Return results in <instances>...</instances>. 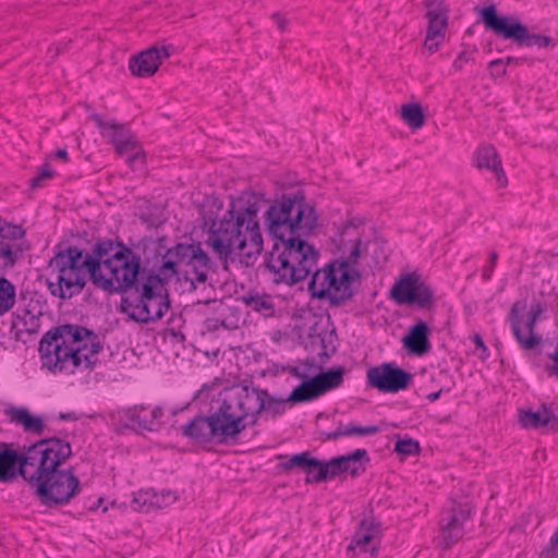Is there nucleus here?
<instances>
[{"mask_svg": "<svg viewBox=\"0 0 558 558\" xmlns=\"http://www.w3.org/2000/svg\"><path fill=\"white\" fill-rule=\"evenodd\" d=\"M482 21L485 27L498 37L511 39L520 46L547 47L550 43L548 36L530 34L526 26L517 17L499 16L495 5H489L481 11Z\"/></svg>", "mask_w": 558, "mask_h": 558, "instance_id": "9d476101", "label": "nucleus"}, {"mask_svg": "<svg viewBox=\"0 0 558 558\" xmlns=\"http://www.w3.org/2000/svg\"><path fill=\"white\" fill-rule=\"evenodd\" d=\"M539 558H558V546L548 543V545L541 551Z\"/></svg>", "mask_w": 558, "mask_h": 558, "instance_id": "a18cd8bd", "label": "nucleus"}, {"mask_svg": "<svg viewBox=\"0 0 558 558\" xmlns=\"http://www.w3.org/2000/svg\"><path fill=\"white\" fill-rule=\"evenodd\" d=\"M497 259H498V253L496 251H492L489 253L488 262L482 270V279L484 281H488L492 279Z\"/></svg>", "mask_w": 558, "mask_h": 558, "instance_id": "ea45409f", "label": "nucleus"}, {"mask_svg": "<svg viewBox=\"0 0 558 558\" xmlns=\"http://www.w3.org/2000/svg\"><path fill=\"white\" fill-rule=\"evenodd\" d=\"M360 246H361V240L356 239L354 241V244H353L351 251H350L349 257L347 259H342L341 262H348L350 267H351V264H356V262L361 255Z\"/></svg>", "mask_w": 558, "mask_h": 558, "instance_id": "79ce46f5", "label": "nucleus"}, {"mask_svg": "<svg viewBox=\"0 0 558 558\" xmlns=\"http://www.w3.org/2000/svg\"><path fill=\"white\" fill-rule=\"evenodd\" d=\"M291 374H292L293 376L298 377V378H302V379H304V380L306 379V375H305V374L300 373L298 368H293V369L291 371Z\"/></svg>", "mask_w": 558, "mask_h": 558, "instance_id": "4d7b16f0", "label": "nucleus"}, {"mask_svg": "<svg viewBox=\"0 0 558 558\" xmlns=\"http://www.w3.org/2000/svg\"><path fill=\"white\" fill-rule=\"evenodd\" d=\"M470 510L466 506L452 504L451 508L444 511L440 519V533L446 547H450L464 534V523L469 519Z\"/></svg>", "mask_w": 558, "mask_h": 558, "instance_id": "dca6fc26", "label": "nucleus"}, {"mask_svg": "<svg viewBox=\"0 0 558 558\" xmlns=\"http://www.w3.org/2000/svg\"><path fill=\"white\" fill-rule=\"evenodd\" d=\"M314 207L303 192L283 194L272 202L264 214L267 232L276 239L265 255V271L275 284L292 287L315 269L319 252L302 236L317 227Z\"/></svg>", "mask_w": 558, "mask_h": 558, "instance_id": "f257e3e1", "label": "nucleus"}, {"mask_svg": "<svg viewBox=\"0 0 558 558\" xmlns=\"http://www.w3.org/2000/svg\"><path fill=\"white\" fill-rule=\"evenodd\" d=\"M488 68L493 76H504L506 74V68L504 66L502 59H496L489 62Z\"/></svg>", "mask_w": 558, "mask_h": 558, "instance_id": "a19ab883", "label": "nucleus"}, {"mask_svg": "<svg viewBox=\"0 0 558 558\" xmlns=\"http://www.w3.org/2000/svg\"><path fill=\"white\" fill-rule=\"evenodd\" d=\"M400 117L410 128L417 130L425 123V116L420 104H404L400 108Z\"/></svg>", "mask_w": 558, "mask_h": 558, "instance_id": "7c9ffc66", "label": "nucleus"}, {"mask_svg": "<svg viewBox=\"0 0 558 558\" xmlns=\"http://www.w3.org/2000/svg\"><path fill=\"white\" fill-rule=\"evenodd\" d=\"M90 119L95 122L100 135L107 138L113 146L132 133L124 124H121L116 120L105 121L98 113H93Z\"/></svg>", "mask_w": 558, "mask_h": 558, "instance_id": "a878e982", "label": "nucleus"}, {"mask_svg": "<svg viewBox=\"0 0 558 558\" xmlns=\"http://www.w3.org/2000/svg\"><path fill=\"white\" fill-rule=\"evenodd\" d=\"M113 147L119 156L130 154V156H128L126 158V162L129 165H132L134 161L138 159H143V153L140 148L138 141L133 133H131L123 141L117 143V145Z\"/></svg>", "mask_w": 558, "mask_h": 558, "instance_id": "c756f323", "label": "nucleus"}, {"mask_svg": "<svg viewBox=\"0 0 558 558\" xmlns=\"http://www.w3.org/2000/svg\"><path fill=\"white\" fill-rule=\"evenodd\" d=\"M222 325H223V322L220 319L207 318L205 320V326H206L207 330H209V331L217 330Z\"/></svg>", "mask_w": 558, "mask_h": 558, "instance_id": "49530a36", "label": "nucleus"}, {"mask_svg": "<svg viewBox=\"0 0 558 558\" xmlns=\"http://www.w3.org/2000/svg\"><path fill=\"white\" fill-rule=\"evenodd\" d=\"M525 310V303L515 302L512 304L511 310L509 312V323L512 330V333L518 341L521 349L525 351H531L538 347L542 343V337L535 333V325L536 322L527 318L524 323V327L526 329L527 336L523 333L522 330V320L520 317V313Z\"/></svg>", "mask_w": 558, "mask_h": 558, "instance_id": "f3484780", "label": "nucleus"}, {"mask_svg": "<svg viewBox=\"0 0 558 558\" xmlns=\"http://www.w3.org/2000/svg\"><path fill=\"white\" fill-rule=\"evenodd\" d=\"M474 165L478 169L485 168L492 171L495 174L496 181L500 187L507 185V178L501 167V161L493 146L480 147L474 156Z\"/></svg>", "mask_w": 558, "mask_h": 558, "instance_id": "b1692460", "label": "nucleus"}, {"mask_svg": "<svg viewBox=\"0 0 558 558\" xmlns=\"http://www.w3.org/2000/svg\"><path fill=\"white\" fill-rule=\"evenodd\" d=\"M319 468H323V462L318 460V466L308 468L304 472L306 473V483H322L324 480H316Z\"/></svg>", "mask_w": 558, "mask_h": 558, "instance_id": "37998d69", "label": "nucleus"}, {"mask_svg": "<svg viewBox=\"0 0 558 558\" xmlns=\"http://www.w3.org/2000/svg\"><path fill=\"white\" fill-rule=\"evenodd\" d=\"M10 422L20 425L26 433L41 435L45 429L43 420L32 415L26 408H9L5 411Z\"/></svg>", "mask_w": 558, "mask_h": 558, "instance_id": "bb28decb", "label": "nucleus"}, {"mask_svg": "<svg viewBox=\"0 0 558 558\" xmlns=\"http://www.w3.org/2000/svg\"><path fill=\"white\" fill-rule=\"evenodd\" d=\"M471 60V53L463 50L459 53V56L456 58V60L453 61V68L456 70H462L463 66Z\"/></svg>", "mask_w": 558, "mask_h": 558, "instance_id": "c03bdc74", "label": "nucleus"}, {"mask_svg": "<svg viewBox=\"0 0 558 558\" xmlns=\"http://www.w3.org/2000/svg\"><path fill=\"white\" fill-rule=\"evenodd\" d=\"M126 417L138 428L154 430L153 421L149 418L148 409L145 407H134L128 410Z\"/></svg>", "mask_w": 558, "mask_h": 558, "instance_id": "f704fd0d", "label": "nucleus"}, {"mask_svg": "<svg viewBox=\"0 0 558 558\" xmlns=\"http://www.w3.org/2000/svg\"><path fill=\"white\" fill-rule=\"evenodd\" d=\"M81 489L80 480L73 468H58L35 487V493L45 505L68 504Z\"/></svg>", "mask_w": 558, "mask_h": 558, "instance_id": "9b49d317", "label": "nucleus"}, {"mask_svg": "<svg viewBox=\"0 0 558 558\" xmlns=\"http://www.w3.org/2000/svg\"><path fill=\"white\" fill-rule=\"evenodd\" d=\"M428 335L427 324L420 319L409 328L408 333L402 338V344L409 353L423 356L432 350Z\"/></svg>", "mask_w": 558, "mask_h": 558, "instance_id": "412c9836", "label": "nucleus"}, {"mask_svg": "<svg viewBox=\"0 0 558 558\" xmlns=\"http://www.w3.org/2000/svg\"><path fill=\"white\" fill-rule=\"evenodd\" d=\"M344 461L343 458H332L329 462H323V468H319L316 480H332L336 476L342 474L341 463Z\"/></svg>", "mask_w": 558, "mask_h": 558, "instance_id": "c9c22d12", "label": "nucleus"}, {"mask_svg": "<svg viewBox=\"0 0 558 558\" xmlns=\"http://www.w3.org/2000/svg\"><path fill=\"white\" fill-rule=\"evenodd\" d=\"M169 57L170 52L167 47H151L131 58L129 69L135 76L149 77L156 73L161 60Z\"/></svg>", "mask_w": 558, "mask_h": 558, "instance_id": "a211bd4d", "label": "nucleus"}, {"mask_svg": "<svg viewBox=\"0 0 558 558\" xmlns=\"http://www.w3.org/2000/svg\"><path fill=\"white\" fill-rule=\"evenodd\" d=\"M47 268L48 291L54 298L68 300L84 290L87 277L94 284L98 263L94 260L92 246L84 251L71 245L56 253Z\"/></svg>", "mask_w": 558, "mask_h": 558, "instance_id": "423d86ee", "label": "nucleus"}, {"mask_svg": "<svg viewBox=\"0 0 558 558\" xmlns=\"http://www.w3.org/2000/svg\"><path fill=\"white\" fill-rule=\"evenodd\" d=\"M53 171L48 163L41 166L40 171L29 181L31 189H38L43 185V181L51 179Z\"/></svg>", "mask_w": 558, "mask_h": 558, "instance_id": "58836bf2", "label": "nucleus"}, {"mask_svg": "<svg viewBox=\"0 0 558 558\" xmlns=\"http://www.w3.org/2000/svg\"><path fill=\"white\" fill-rule=\"evenodd\" d=\"M93 257L98 263L94 286L108 293H124L134 289L142 269L141 255L125 243L99 239L93 245Z\"/></svg>", "mask_w": 558, "mask_h": 558, "instance_id": "39448f33", "label": "nucleus"}, {"mask_svg": "<svg viewBox=\"0 0 558 558\" xmlns=\"http://www.w3.org/2000/svg\"><path fill=\"white\" fill-rule=\"evenodd\" d=\"M425 17L428 21V25L424 48L427 49L429 53H434L445 40L448 17L446 13L439 10H428Z\"/></svg>", "mask_w": 558, "mask_h": 558, "instance_id": "aec40b11", "label": "nucleus"}, {"mask_svg": "<svg viewBox=\"0 0 558 558\" xmlns=\"http://www.w3.org/2000/svg\"><path fill=\"white\" fill-rule=\"evenodd\" d=\"M149 418L153 421V427L155 428L156 422L162 416V410L159 407H156L148 411Z\"/></svg>", "mask_w": 558, "mask_h": 558, "instance_id": "de8ad7c7", "label": "nucleus"}, {"mask_svg": "<svg viewBox=\"0 0 558 558\" xmlns=\"http://www.w3.org/2000/svg\"><path fill=\"white\" fill-rule=\"evenodd\" d=\"M281 458L284 459V461L280 463V466L287 471L292 469H300L304 472L308 468L318 466V460L312 457L308 451H304L291 457Z\"/></svg>", "mask_w": 558, "mask_h": 558, "instance_id": "2f4dec72", "label": "nucleus"}, {"mask_svg": "<svg viewBox=\"0 0 558 558\" xmlns=\"http://www.w3.org/2000/svg\"><path fill=\"white\" fill-rule=\"evenodd\" d=\"M243 301L253 311L264 312L265 314L271 313L275 307L271 296L267 294L250 293L243 298Z\"/></svg>", "mask_w": 558, "mask_h": 558, "instance_id": "72a5a7b5", "label": "nucleus"}, {"mask_svg": "<svg viewBox=\"0 0 558 558\" xmlns=\"http://www.w3.org/2000/svg\"><path fill=\"white\" fill-rule=\"evenodd\" d=\"M339 458L344 459V461L341 463L342 472H349L353 477L364 472L365 468L362 463V460L365 462L369 461L367 451L365 449H356L353 452L345 456H340Z\"/></svg>", "mask_w": 558, "mask_h": 558, "instance_id": "c85d7f7f", "label": "nucleus"}, {"mask_svg": "<svg viewBox=\"0 0 558 558\" xmlns=\"http://www.w3.org/2000/svg\"><path fill=\"white\" fill-rule=\"evenodd\" d=\"M265 204L262 194L251 191L232 198L222 217L209 225L205 244L213 254L225 263L240 258L248 265L263 251L258 213Z\"/></svg>", "mask_w": 558, "mask_h": 558, "instance_id": "7ed1b4c3", "label": "nucleus"}, {"mask_svg": "<svg viewBox=\"0 0 558 558\" xmlns=\"http://www.w3.org/2000/svg\"><path fill=\"white\" fill-rule=\"evenodd\" d=\"M38 350L43 366L50 372L73 374L77 368H92L102 345L94 331L80 325L64 324L48 330Z\"/></svg>", "mask_w": 558, "mask_h": 558, "instance_id": "20e7f679", "label": "nucleus"}, {"mask_svg": "<svg viewBox=\"0 0 558 558\" xmlns=\"http://www.w3.org/2000/svg\"><path fill=\"white\" fill-rule=\"evenodd\" d=\"M50 51H52V57H57L60 53V47L56 46L53 50L50 49Z\"/></svg>", "mask_w": 558, "mask_h": 558, "instance_id": "052dcab7", "label": "nucleus"}, {"mask_svg": "<svg viewBox=\"0 0 558 558\" xmlns=\"http://www.w3.org/2000/svg\"><path fill=\"white\" fill-rule=\"evenodd\" d=\"M379 532V524L373 519L362 520L348 549L360 548L363 553L371 551L373 554L378 545Z\"/></svg>", "mask_w": 558, "mask_h": 558, "instance_id": "4be33fe9", "label": "nucleus"}, {"mask_svg": "<svg viewBox=\"0 0 558 558\" xmlns=\"http://www.w3.org/2000/svg\"><path fill=\"white\" fill-rule=\"evenodd\" d=\"M175 266H180L178 259H168L157 269L156 272H151L148 276H158L163 284L167 287L168 281L177 274Z\"/></svg>", "mask_w": 558, "mask_h": 558, "instance_id": "e433bc0d", "label": "nucleus"}, {"mask_svg": "<svg viewBox=\"0 0 558 558\" xmlns=\"http://www.w3.org/2000/svg\"><path fill=\"white\" fill-rule=\"evenodd\" d=\"M505 63H506L507 65L512 64V63L518 64V63H519V60H518V59H515V58H512V57H508V58L506 59Z\"/></svg>", "mask_w": 558, "mask_h": 558, "instance_id": "13d9d810", "label": "nucleus"}, {"mask_svg": "<svg viewBox=\"0 0 558 558\" xmlns=\"http://www.w3.org/2000/svg\"><path fill=\"white\" fill-rule=\"evenodd\" d=\"M391 299L399 305H415L422 310L434 306L432 288L415 272L400 277L390 290Z\"/></svg>", "mask_w": 558, "mask_h": 558, "instance_id": "f8f14e48", "label": "nucleus"}, {"mask_svg": "<svg viewBox=\"0 0 558 558\" xmlns=\"http://www.w3.org/2000/svg\"><path fill=\"white\" fill-rule=\"evenodd\" d=\"M72 454L69 441L58 437L41 439L24 451L23 480L36 487L60 468Z\"/></svg>", "mask_w": 558, "mask_h": 558, "instance_id": "6e6552de", "label": "nucleus"}, {"mask_svg": "<svg viewBox=\"0 0 558 558\" xmlns=\"http://www.w3.org/2000/svg\"><path fill=\"white\" fill-rule=\"evenodd\" d=\"M307 289L313 299L327 301L330 306L338 307L350 301L354 295L353 283L359 272L348 262L333 260L322 268L315 267Z\"/></svg>", "mask_w": 558, "mask_h": 558, "instance_id": "0eeeda50", "label": "nucleus"}, {"mask_svg": "<svg viewBox=\"0 0 558 558\" xmlns=\"http://www.w3.org/2000/svg\"><path fill=\"white\" fill-rule=\"evenodd\" d=\"M272 20L276 22L278 28L283 32L287 27V20L282 17L279 13L272 14Z\"/></svg>", "mask_w": 558, "mask_h": 558, "instance_id": "09e8293b", "label": "nucleus"}, {"mask_svg": "<svg viewBox=\"0 0 558 558\" xmlns=\"http://www.w3.org/2000/svg\"><path fill=\"white\" fill-rule=\"evenodd\" d=\"M379 427L376 425L359 426L354 422H350L347 425L339 424L337 429L330 433L324 434V440H337L340 437L350 436H368L375 435L379 432Z\"/></svg>", "mask_w": 558, "mask_h": 558, "instance_id": "cd10ccee", "label": "nucleus"}, {"mask_svg": "<svg viewBox=\"0 0 558 558\" xmlns=\"http://www.w3.org/2000/svg\"><path fill=\"white\" fill-rule=\"evenodd\" d=\"M59 418H60V420H75L76 417H75V414H74V413H66V414L61 413V414L59 415Z\"/></svg>", "mask_w": 558, "mask_h": 558, "instance_id": "6e6d98bb", "label": "nucleus"}, {"mask_svg": "<svg viewBox=\"0 0 558 558\" xmlns=\"http://www.w3.org/2000/svg\"><path fill=\"white\" fill-rule=\"evenodd\" d=\"M289 402L288 397L276 399L266 390L235 385L222 392L220 405L210 415L182 426V435L198 442L227 444L254 425L259 413L276 417L286 412Z\"/></svg>", "mask_w": 558, "mask_h": 558, "instance_id": "f03ea898", "label": "nucleus"}, {"mask_svg": "<svg viewBox=\"0 0 558 558\" xmlns=\"http://www.w3.org/2000/svg\"><path fill=\"white\" fill-rule=\"evenodd\" d=\"M366 378L368 386L380 392H398L409 387L412 375L391 363H383L371 367L366 373Z\"/></svg>", "mask_w": 558, "mask_h": 558, "instance_id": "2eb2a0df", "label": "nucleus"}, {"mask_svg": "<svg viewBox=\"0 0 558 558\" xmlns=\"http://www.w3.org/2000/svg\"><path fill=\"white\" fill-rule=\"evenodd\" d=\"M15 287L4 277H0V316L10 312L15 304Z\"/></svg>", "mask_w": 558, "mask_h": 558, "instance_id": "473e14b6", "label": "nucleus"}, {"mask_svg": "<svg viewBox=\"0 0 558 558\" xmlns=\"http://www.w3.org/2000/svg\"><path fill=\"white\" fill-rule=\"evenodd\" d=\"M204 305L207 310H209V308L217 310L218 307H222L221 302H219L217 300L206 301V302H204Z\"/></svg>", "mask_w": 558, "mask_h": 558, "instance_id": "8fccbe9b", "label": "nucleus"}, {"mask_svg": "<svg viewBox=\"0 0 558 558\" xmlns=\"http://www.w3.org/2000/svg\"><path fill=\"white\" fill-rule=\"evenodd\" d=\"M343 381V369H330L303 380L295 387L288 400L290 403L307 402L324 395L326 391L339 387Z\"/></svg>", "mask_w": 558, "mask_h": 558, "instance_id": "4468645a", "label": "nucleus"}, {"mask_svg": "<svg viewBox=\"0 0 558 558\" xmlns=\"http://www.w3.org/2000/svg\"><path fill=\"white\" fill-rule=\"evenodd\" d=\"M23 460L24 452H17L13 444L0 442V483L12 482L19 475L23 478Z\"/></svg>", "mask_w": 558, "mask_h": 558, "instance_id": "6ab92c4d", "label": "nucleus"}, {"mask_svg": "<svg viewBox=\"0 0 558 558\" xmlns=\"http://www.w3.org/2000/svg\"><path fill=\"white\" fill-rule=\"evenodd\" d=\"M519 423L524 428L548 427L553 432L558 430V416L546 404H542L536 412L519 410Z\"/></svg>", "mask_w": 558, "mask_h": 558, "instance_id": "5701e85b", "label": "nucleus"}, {"mask_svg": "<svg viewBox=\"0 0 558 558\" xmlns=\"http://www.w3.org/2000/svg\"><path fill=\"white\" fill-rule=\"evenodd\" d=\"M167 257H174L184 267L185 277L194 286L204 283L211 269V260L199 243H179L167 252Z\"/></svg>", "mask_w": 558, "mask_h": 558, "instance_id": "ddd939ff", "label": "nucleus"}, {"mask_svg": "<svg viewBox=\"0 0 558 558\" xmlns=\"http://www.w3.org/2000/svg\"><path fill=\"white\" fill-rule=\"evenodd\" d=\"M474 343H475L476 348H481L483 350H486L484 341H483V339L481 338L480 335H475L474 336Z\"/></svg>", "mask_w": 558, "mask_h": 558, "instance_id": "603ef678", "label": "nucleus"}, {"mask_svg": "<svg viewBox=\"0 0 558 558\" xmlns=\"http://www.w3.org/2000/svg\"><path fill=\"white\" fill-rule=\"evenodd\" d=\"M54 157L58 158V159L63 160L64 162H66L68 161V151H66V149H64V148L58 149L54 153Z\"/></svg>", "mask_w": 558, "mask_h": 558, "instance_id": "3c124183", "label": "nucleus"}, {"mask_svg": "<svg viewBox=\"0 0 558 558\" xmlns=\"http://www.w3.org/2000/svg\"><path fill=\"white\" fill-rule=\"evenodd\" d=\"M395 450L403 456H414L420 452V445L412 438L399 439L396 442Z\"/></svg>", "mask_w": 558, "mask_h": 558, "instance_id": "4c0bfd02", "label": "nucleus"}, {"mask_svg": "<svg viewBox=\"0 0 558 558\" xmlns=\"http://www.w3.org/2000/svg\"><path fill=\"white\" fill-rule=\"evenodd\" d=\"M541 312H542V310H541V308H536V310L532 311V312L530 313V315H529V318H531V319H533V320L537 322V318H538V316H539Z\"/></svg>", "mask_w": 558, "mask_h": 558, "instance_id": "864d4df0", "label": "nucleus"}, {"mask_svg": "<svg viewBox=\"0 0 558 558\" xmlns=\"http://www.w3.org/2000/svg\"><path fill=\"white\" fill-rule=\"evenodd\" d=\"M123 303L131 308L130 318L142 324L161 319L170 308L168 289L158 276H146Z\"/></svg>", "mask_w": 558, "mask_h": 558, "instance_id": "1a4fd4ad", "label": "nucleus"}, {"mask_svg": "<svg viewBox=\"0 0 558 558\" xmlns=\"http://www.w3.org/2000/svg\"><path fill=\"white\" fill-rule=\"evenodd\" d=\"M440 393H441V390H438V391L432 392V393H429V395L427 396V399H428L430 402H434V401H436V400L439 398Z\"/></svg>", "mask_w": 558, "mask_h": 558, "instance_id": "5fc2aeb1", "label": "nucleus"}, {"mask_svg": "<svg viewBox=\"0 0 558 558\" xmlns=\"http://www.w3.org/2000/svg\"><path fill=\"white\" fill-rule=\"evenodd\" d=\"M547 371L550 375L558 376V367H548Z\"/></svg>", "mask_w": 558, "mask_h": 558, "instance_id": "bf43d9fd", "label": "nucleus"}, {"mask_svg": "<svg viewBox=\"0 0 558 558\" xmlns=\"http://www.w3.org/2000/svg\"><path fill=\"white\" fill-rule=\"evenodd\" d=\"M177 500L174 493L167 490L160 495L149 492L137 493L131 502V508L135 511L147 512L153 507L161 508L173 504Z\"/></svg>", "mask_w": 558, "mask_h": 558, "instance_id": "393cba45", "label": "nucleus"}]
</instances>
